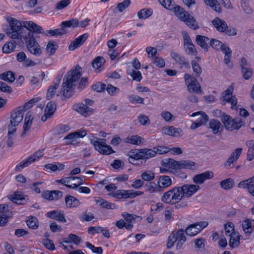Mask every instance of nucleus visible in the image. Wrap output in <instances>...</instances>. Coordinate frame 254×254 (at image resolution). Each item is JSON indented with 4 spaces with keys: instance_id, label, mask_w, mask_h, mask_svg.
<instances>
[{
    "instance_id": "obj_6",
    "label": "nucleus",
    "mask_w": 254,
    "mask_h": 254,
    "mask_svg": "<svg viewBox=\"0 0 254 254\" xmlns=\"http://www.w3.org/2000/svg\"><path fill=\"white\" fill-rule=\"evenodd\" d=\"M39 38L37 34H35L33 31L28 30L27 35L23 38L28 51L36 57H39L42 53L41 46L36 39Z\"/></svg>"
},
{
    "instance_id": "obj_13",
    "label": "nucleus",
    "mask_w": 254,
    "mask_h": 254,
    "mask_svg": "<svg viewBox=\"0 0 254 254\" xmlns=\"http://www.w3.org/2000/svg\"><path fill=\"white\" fill-rule=\"evenodd\" d=\"M234 84H231L227 90L224 91L222 93V99L227 103L231 104L232 109H237V99L235 96H232L234 90Z\"/></svg>"
},
{
    "instance_id": "obj_32",
    "label": "nucleus",
    "mask_w": 254,
    "mask_h": 254,
    "mask_svg": "<svg viewBox=\"0 0 254 254\" xmlns=\"http://www.w3.org/2000/svg\"><path fill=\"white\" fill-rule=\"evenodd\" d=\"M143 140V139L141 136L133 135L124 138L123 141L126 143L138 145L142 142Z\"/></svg>"
},
{
    "instance_id": "obj_41",
    "label": "nucleus",
    "mask_w": 254,
    "mask_h": 254,
    "mask_svg": "<svg viewBox=\"0 0 254 254\" xmlns=\"http://www.w3.org/2000/svg\"><path fill=\"white\" fill-rule=\"evenodd\" d=\"M79 21L77 19H72L70 20L63 21L61 26L62 28L66 27L75 28L78 27Z\"/></svg>"
},
{
    "instance_id": "obj_59",
    "label": "nucleus",
    "mask_w": 254,
    "mask_h": 254,
    "mask_svg": "<svg viewBox=\"0 0 254 254\" xmlns=\"http://www.w3.org/2000/svg\"><path fill=\"white\" fill-rule=\"evenodd\" d=\"M58 47V46L55 44L54 42L50 41L48 43L46 50L47 52L50 53V55H52L55 53Z\"/></svg>"
},
{
    "instance_id": "obj_9",
    "label": "nucleus",
    "mask_w": 254,
    "mask_h": 254,
    "mask_svg": "<svg viewBox=\"0 0 254 254\" xmlns=\"http://www.w3.org/2000/svg\"><path fill=\"white\" fill-rule=\"evenodd\" d=\"M176 15L182 21L188 25L190 28L196 30L199 28V25L193 17L188 11H185L183 8L181 9L176 14Z\"/></svg>"
},
{
    "instance_id": "obj_46",
    "label": "nucleus",
    "mask_w": 254,
    "mask_h": 254,
    "mask_svg": "<svg viewBox=\"0 0 254 254\" xmlns=\"http://www.w3.org/2000/svg\"><path fill=\"white\" fill-rule=\"evenodd\" d=\"M57 109V106L55 102L53 101L49 102L46 107L45 112L48 115L52 117Z\"/></svg>"
},
{
    "instance_id": "obj_39",
    "label": "nucleus",
    "mask_w": 254,
    "mask_h": 254,
    "mask_svg": "<svg viewBox=\"0 0 254 254\" xmlns=\"http://www.w3.org/2000/svg\"><path fill=\"white\" fill-rule=\"evenodd\" d=\"M0 78L10 83L13 82L15 79L14 73L11 71H8L0 74Z\"/></svg>"
},
{
    "instance_id": "obj_24",
    "label": "nucleus",
    "mask_w": 254,
    "mask_h": 254,
    "mask_svg": "<svg viewBox=\"0 0 254 254\" xmlns=\"http://www.w3.org/2000/svg\"><path fill=\"white\" fill-rule=\"evenodd\" d=\"M213 25L216 28L217 31L220 32H223L228 28L226 22L223 19L219 17L215 18L212 21Z\"/></svg>"
},
{
    "instance_id": "obj_16",
    "label": "nucleus",
    "mask_w": 254,
    "mask_h": 254,
    "mask_svg": "<svg viewBox=\"0 0 254 254\" xmlns=\"http://www.w3.org/2000/svg\"><path fill=\"white\" fill-rule=\"evenodd\" d=\"M184 196L189 197L195 193L199 189V186L196 185H184L181 187Z\"/></svg>"
},
{
    "instance_id": "obj_29",
    "label": "nucleus",
    "mask_w": 254,
    "mask_h": 254,
    "mask_svg": "<svg viewBox=\"0 0 254 254\" xmlns=\"http://www.w3.org/2000/svg\"><path fill=\"white\" fill-rule=\"evenodd\" d=\"M76 110L77 112L84 117L90 116L94 112V110L93 109L88 107L86 104L83 103L79 104Z\"/></svg>"
},
{
    "instance_id": "obj_19",
    "label": "nucleus",
    "mask_w": 254,
    "mask_h": 254,
    "mask_svg": "<svg viewBox=\"0 0 254 254\" xmlns=\"http://www.w3.org/2000/svg\"><path fill=\"white\" fill-rule=\"evenodd\" d=\"M185 230L183 229L178 230L177 232H174L175 236L177 240L176 248L180 249L182 248L183 245L187 240L185 236Z\"/></svg>"
},
{
    "instance_id": "obj_7",
    "label": "nucleus",
    "mask_w": 254,
    "mask_h": 254,
    "mask_svg": "<svg viewBox=\"0 0 254 254\" xmlns=\"http://www.w3.org/2000/svg\"><path fill=\"white\" fill-rule=\"evenodd\" d=\"M184 193L181 187H175L166 191L161 197V200L166 203L175 204L182 200Z\"/></svg>"
},
{
    "instance_id": "obj_22",
    "label": "nucleus",
    "mask_w": 254,
    "mask_h": 254,
    "mask_svg": "<svg viewBox=\"0 0 254 254\" xmlns=\"http://www.w3.org/2000/svg\"><path fill=\"white\" fill-rule=\"evenodd\" d=\"M242 152V149L241 148L236 149L229 157L224 166L227 168H230L232 167L231 165L236 162L237 160L239 158Z\"/></svg>"
},
{
    "instance_id": "obj_62",
    "label": "nucleus",
    "mask_w": 254,
    "mask_h": 254,
    "mask_svg": "<svg viewBox=\"0 0 254 254\" xmlns=\"http://www.w3.org/2000/svg\"><path fill=\"white\" fill-rule=\"evenodd\" d=\"M129 100L133 104H144V99L137 95H130L129 96Z\"/></svg>"
},
{
    "instance_id": "obj_27",
    "label": "nucleus",
    "mask_w": 254,
    "mask_h": 254,
    "mask_svg": "<svg viewBox=\"0 0 254 254\" xmlns=\"http://www.w3.org/2000/svg\"><path fill=\"white\" fill-rule=\"evenodd\" d=\"M33 119L32 113L28 112L25 118L24 124L23 125V131L21 135L22 137H24L27 132L29 130L32 124Z\"/></svg>"
},
{
    "instance_id": "obj_23",
    "label": "nucleus",
    "mask_w": 254,
    "mask_h": 254,
    "mask_svg": "<svg viewBox=\"0 0 254 254\" xmlns=\"http://www.w3.org/2000/svg\"><path fill=\"white\" fill-rule=\"evenodd\" d=\"M162 131L165 134L175 137L181 136L183 132L181 128H176L173 126L163 127Z\"/></svg>"
},
{
    "instance_id": "obj_44",
    "label": "nucleus",
    "mask_w": 254,
    "mask_h": 254,
    "mask_svg": "<svg viewBox=\"0 0 254 254\" xmlns=\"http://www.w3.org/2000/svg\"><path fill=\"white\" fill-rule=\"evenodd\" d=\"M44 167L47 169H50L53 172H55L56 171H62L64 168V165L63 164L60 163H58L57 164L52 163L47 164Z\"/></svg>"
},
{
    "instance_id": "obj_20",
    "label": "nucleus",
    "mask_w": 254,
    "mask_h": 254,
    "mask_svg": "<svg viewBox=\"0 0 254 254\" xmlns=\"http://www.w3.org/2000/svg\"><path fill=\"white\" fill-rule=\"evenodd\" d=\"M88 37V34L87 33L83 34L79 36L71 43L69 46V49L70 51L74 50L76 48L82 45L85 42Z\"/></svg>"
},
{
    "instance_id": "obj_61",
    "label": "nucleus",
    "mask_w": 254,
    "mask_h": 254,
    "mask_svg": "<svg viewBox=\"0 0 254 254\" xmlns=\"http://www.w3.org/2000/svg\"><path fill=\"white\" fill-rule=\"evenodd\" d=\"M205 240L202 238L196 239L194 240L195 247L199 251H202L205 248Z\"/></svg>"
},
{
    "instance_id": "obj_63",
    "label": "nucleus",
    "mask_w": 254,
    "mask_h": 254,
    "mask_svg": "<svg viewBox=\"0 0 254 254\" xmlns=\"http://www.w3.org/2000/svg\"><path fill=\"white\" fill-rule=\"evenodd\" d=\"M86 246L91 249L93 252L97 254H102L103 250L101 247H96L89 242H86Z\"/></svg>"
},
{
    "instance_id": "obj_31",
    "label": "nucleus",
    "mask_w": 254,
    "mask_h": 254,
    "mask_svg": "<svg viewBox=\"0 0 254 254\" xmlns=\"http://www.w3.org/2000/svg\"><path fill=\"white\" fill-rule=\"evenodd\" d=\"M35 161H36V158L34 156L32 155L20 162L19 164L16 166L15 170L17 171H21L23 168L28 166L32 162H34Z\"/></svg>"
},
{
    "instance_id": "obj_17",
    "label": "nucleus",
    "mask_w": 254,
    "mask_h": 254,
    "mask_svg": "<svg viewBox=\"0 0 254 254\" xmlns=\"http://www.w3.org/2000/svg\"><path fill=\"white\" fill-rule=\"evenodd\" d=\"M47 217L56 220L61 222L65 223L66 222L64 218V214L63 211L61 210H52L47 213Z\"/></svg>"
},
{
    "instance_id": "obj_58",
    "label": "nucleus",
    "mask_w": 254,
    "mask_h": 254,
    "mask_svg": "<svg viewBox=\"0 0 254 254\" xmlns=\"http://www.w3.org/2000/svg\"><path fill=\"white\" fill-rule=\"evenodd\" d=\"M170 150V149L164 146H158L154 148V150L152 151L155 152V156L156 154H162L164 153H167Z\"/></svg>"
},
{
    "instance_id": "obj_18",
    "label": "nucleus",
    "mask_w": 254,
    "mask_h": 254,
    "mask_svg": "<svg viewBox=\"0 0 254 254\" xmlns=\"http://www.w3.org/2000/svg\"><path fill=\"white\" fill-rule=\"evenodd\" d=\"M158 1L163 7L169 10H173L175 14L179 10H183L182 7L176 5L175 2L172 0H158Z\"/></svg>"
},
{
    "instance_id": "obj_30",
    "label": "nucleus",
    "mask_w": 254,
    "mask_h": 254,
    "mask_svg": "<svg viewBox=\"0 0 254 254\" xmlns=\"http://www.w3.org/2000/svg\"><path fill=\"white\" fill-rule=\"evenodd\" d=\"M209 127L212 129L213 134H217L221 132L223 129V127L219 121L215 119L210 120L209 123Z\"/></svg>"
},
{
    "instance_id": "obj_21",
    "label": "nucleus",
    "mask_w": 254,
    "mask_h": 254,
    "mask_svg": "<svg viewBox=\"0 0 254 254\" xmlns=\"http://www.w3.org/2000/svg\"><path fill=\"white\" fill-rule=\"evenodd\" d=\"M170 56L177 63L181 65V67H182L183 66L187 68L190 67L189 63L186 61V59L184 57L182 56L178 53L173 51L171 52Z\"/></svg>"
},
{
    "instance_id": "obj_26",
    "label": "nucleus",
    "mask_w": 254,
    "mask_h": 254,
    "mask_svg": "<svg viewBox=\"0 0 254 254\" xmlns=\"http://www.w3.org/2000/svg\"><path fill=\"white\" fill-rule=\"evenodd\" d=\"M172 184V181L170 177L166 175H163L159 177L158 180V184L161 189V191L163 189L167 188L170 187Z\"/></svg>"
},
{
    "instance_id": "obj_36",
    "label": "nucleus",
    "mask_w": 254,
    "mask_h": 254,
    "mask_svg": "<svg viewBox=\"0 0 254 254\" xmlns=\"http://www.w3.org/2000/svg\"><path fill=\"white\" fill-rule=\"evenodd\" d=\"M180 161H175L173 159L169 158L164 162V166L173 169H180Z\"/></svg>"
},
{
    "instance_id": "obj_10",
    "label": "nucleus",
    "mask_w": 254,
    "mask_h": 254,
    "mask_svg": "<svg viewBox=\"0 0 254 254\" xmlns=\"http://www.w3.org/2000/svg\"><path fill=\"white\" fill-rule=\"evenodd\" d=\"M184 78L188 89L190 93H202L200 84L195 77L191 76L189 73H186Z\"/></svg>"
},
{
    "instance_id": "obj_64",
    "label": "nucleus",
    "mask_w": 254,
    "mask_h": 254,
    "mask_svg": "<svg viewBox=\"0 0 254 254\" xmlns=\"http://www.w3.org/2000/svg\"><path fill=\"white\" fill-rule=\"evenodd\" d=\"M223 44L221 41L215 39H212L210 41V45L213 49L217 50H220Z\"/></svg>"
},
{
    "instance_id": "obj_52",
    "label": "nucleus",
    "mask_w": 254,
    "mask_h": 254,
    "mask_svg": "<svg viewBox=\"0 0 254 254\" xmlns=\"http://www.w3.org/2000/svg\"><path fill=\"white\" fill-rule=\"evenodd\" d=\"M152 11L150 9H142L138 12L137 15L139 19H146L150 16Z\"/></svg>"
},
{
    "instance_id": "obj_1",
    "label": "nucleus",
    "mask_w": 254,
    "mask_h": 254,
    "mask_svg": "<svg viewBox=\"0 0 254 254\" xmlns=\"http://www.w3.org/2000/svg\"><path fill=\"white\" fill-rule=\"evenodd\" d=\"M80 69L81 67L77 65L74 70L68 71L65 75L61 89L62 99L69 98L73 95L74 86L81 76Z\"/></svg>"
},
{
    "instance_id": "obj_4",
    "label": "nucleus",
    "mask_w": 254,
    "mask_h": 254,
    "mask_svg": "<svg viewBox=\"0 0 254 254\" xmlns=\"http://www.w3.org/2000/svg\"><path fill=\"white\" fill-rule=\"evenodd\" d=\"M128 161L134 165H139L140 160H146L155 156V152L151 149H132L128 153Z\"/></svg>"
},
{
    "instance_id": "obj_33",
    "label": "nucleus",
    "mask_w": 254,
    "mask_h": 254,
    "mask_svg": "<svg viewBox=\"0 0 254 254\" xmlns=\"http://www.w3.org/2000/svg\"><path fill=\"white\" fill-rule=\"evenodd\" d=\"M13 42H8L3 45L2 47L3 53L6 54L10 53L16 48V45L20 44L18 43L16 40H13Z\"/></svg>"
},
{
    "instance_id": "obj_37",
    "label": "nucleus",
    "mask_w": 254,
    "mask_h": 254,
    "mask_svg": "<svg viewBox=\"0 0 254 254\" xmlns=\"http://www.w3.org/2000/svg\"><path fill=\"white\" fill-rule=\"evenodd\" d=\"M191 117H195L197 116V118L196 119V121L200 123L202 125L205 124L207 121L208 120V116L204 113L201 112H197L193 113L191 115Z\"/></svg>"
},
{
    "instance_id": "obj_53",
    "label": "nucleus",
    "mask_w": 254,
    "mask_h": 254,
    "mask_svg": "<svg viewBox=\"0 0 254 254\" xmlns=\"http://www.w3.org/2000/svg\"><path fill=\"white\" fill-rule=\"evenodd\" d=\"M141 178L145 181H151L155 178L154 173L150 170L145 171L141 174Z\"/></svg>"
},
{
    "instance_id": "obj_28",
    "label": "nucleus",
    "mask_w": 254,
    "mask_h": 254,
    "mask_svg": "<svg viewBox=\"0 0 254 254\" xmlns=\"http://www.w3.org/2000/svg\"><path fill=\"white\" fill-rule=\"evenodd\" d=\"M196 42L205 51H207L208 49V44H210V39L204 36L197 35L196 37Z\"/></svg>"
},
{
    "instance_id": "obj_25",
    "label": "nucleus",
    "mask_w": 254,
    "mask_h": 254,
    "mask_svg": "<svg viewBox=\"0 0 254 254\" xmlns=\"http://www.w3.org/2000/svg\"><path fill=\"white\" fill-rule=\"evenodd\" d=\"M65 202L66 206L70 208L77 207L81 204L79 199L70 195L65 196Z\"/></svg>"
},
{
    "instance_id": "obj_11",
    "label": "nucleus",
    "mask_w": 254,
    "mask_h": 254,
    "mask_svg": "<svg viewBox=\"0 0 254 254\" xmlns=\"http://www.w3.org/2000/svg\"><path fill=\"white\" fill-rule=\"evenodd\" d=\"M99 140H103V139H98L94 140L93 139H90L91 143L93 145L95 149L104 155H109L115 152L112 148L108 145H107L104 141H99Z\"/></svg>"
},
{
    "instance_id": "obj_14",
    "label": "nucleus",
    "mask_w": 254,
    "mask_h": 254,
    "mask_svg": "<svg viewBox=\"0 0 254 254\" xmlns=\"http://www.w3.org/2000/svg\"><path fill=\"white\" fill-rule=\"evenodd\" d=\"M214 177L212 171H207L202 173L197 174L193 178V181L195 184H202L206 180H209Z\"/></svg>"
},
{
    "instance_id": "obj_57",
    "label": "nucleus",
    "mask_w": 254,
    "mask_h": 254,
    "mask_svg": "<svg viewBox=\"0 0 254 254\" xmlns=\"http://www.w3.org/2000/svg\"><path fill=\"white\" fill-rule=\"evenodd\" d=\"M116 226L120 229L125 227L127 230H131L133 225L131 224H127L124 220L121 219L116 222Z\"/></svg>"
},
{
    "instance_id": "obj_38",
    "label": "nucleus",
    "mask_w": 254,
    "mask_h": 254,
    "mask_svg": "<svg viewBox=\"0 0 254 254\" xmlns=\"http://www.w3.org/2000/svg\"><path fill=\"white\" fill-rule=\"evenodd\" d=\"M197 165L194 162L190 160L180 161V169H195Z\"/></svg>"
},
{
    "instance_id": "obj_2",
    "label": "nucleus",
    "mask_w": 254,
    "mask_h": 254,
    "mask_svg": "<svg viewBox=\"0 0 254 254\" xmlns=\"http://www.w3.org/2000/svg\"><path fill=\"white\" fill-rule=\"evenodd\" d=\"M9 28L5 30L6 34L12 40H16L18 43H23L22 39L27 35L25 31V29L28 31L24 26L23 23L25 21H19L13 18L7 19Z\"/></svg>"
},
{
    "instance_id": "obj_54",
    "label": "nucleus",
    "mask_w": 254,
    "mask_h": 254,
    "mask_svg": "<svg viewBox=\"0 0 254 254\" xmlns=\"http://www.w3.org/2000/svg\"><path fill=\"white\" fill-rule=\"evenodd\" d=\"M176 242H177L176 236H175L174 235V231H173L168 237V242L166 245L167 248L170 249L174 246Z\"/></svg>"
},
{
    "instance_id": "obj_8",
    "label": "nucleus",
    "mask_w": 254,
    "mask_h": 254,
    "mask_svg": "<svg viewBox=\"0 0 254 254\" xmlns=\"http://www.w3.org/2000/svg\"><path fill=\"white\" fill-rule=\"evenodd\" d=\"M221 121L225 129L229 131L237 130L245 125L244 119L240 118L233 119L229 115H223L221 117Z\"/></svg>"
},
{
    "instance_id": "obj_42",
    "label": "nucleus",
    "mask_w": 254,
    "mask_h": 254,
    "mask_svg": "<svg viewBox=\"0 0 254 254\" xmlns=\"http://www.w3.org/2000/svg\"><path fill=\"white\" fill-rule=\"evenodd\" d=\"M122 216L124 218L127 224H131L132 225L135 222L136 219L139 218V217L135 214H129L127 212L123 213L122 214Z\"/></svg>"
},
{
    "instance_id": "obj_43",
    "label": "nucleus",
    "mask_w": 254,
    "mask_h": 254,
    "mask_svg": "<svg viewBox=\"0 0 254 254\" xmlns=\"http://www.w3.org/2000/svg\"><path fill=\"white\" fill-rule=\"evenodd\" d=\"M146 187L147 190L150 193L160 192L162 191L158 184L153 182H151L148 184H147Z\"/></svg>"
},
{
    "instance_id": "obj_34",
    "label": "nucleus",
    "mask_w": 254,
    "mask_h": 254,
    "mask_svg": "<svg viewBox=\"0 0 254 254\" xmlns=\"http://www.w3.org/2000/svg\"><path fill=\"white\" fill-rule=\"evenodd\" d=\"M242 227L243 231L247 235L251 234L253 231V227L252 225V222L250 219H246L242 221Z\"/></svg>"
},
{
    "instance_id": "obj_35",
    "label": "nucleus",
    "mask_w": 254,
    "mask_h": 254,
    "mask_svg": "<svg viewBox=\"0 0 254 254\" xmlns=\"http://www.w3.org/2000/svg\"><path fill=\"white\" fill-rule=\"evenodd\" d=\"M112 196L118 199L129 198V190H120L112 193Z\"/></svg>"
},
{
    "instance_id": "obj_60",
    "label": "nucleus",
    "mask_w": 254,
    "mask_h": 254,
    "mask_svg": "<svg viewBox=\"0 0 254 254\" xmlns=\"http://www.w3.org/2000/svg\"><path fill=\"white\" fill-rule=\"evenodd\" d=\"M192 67L195 77H198L202 72L199 64L195 61H192Z\"/></svg>"
},
{
    "instance_id": "obj_3",
    "label": "nucleus",
    "mask_w": 254,
    "mask_h": 254,
    "mask_svg": "<svg viewBox=\"0 0 254 254\" xmlns=\"http://www.w3.org/2000/svg\"><path fill=\"white\" fill-rule=\"evenodd\" d=\"M34 99L30 100L25 104L24 106L19 107L18 109L11 112L10 124L8 126V134H14L16 131V126H18L23 120V115L26 109L32 107Z\"/></svg>"
},
{
    "instance_id": "obj_50",
    "label": "nucleus",
    "mask_w": 254,
    "mask_h": 254,
    "mask_svg": "<svg viewBox=\"0 0 254 254\" xmlns=\"http://www.w3.org/2000/svg\"><path fill=\"white\" fill-rule=\"evenodd\" d=\"M70 129V127L67 125L61 124L57 126L54 128L55 133L56 134H62L68 131Z\"/></svg>"
},
{
    "instance_id": "obj_40",
    "label": "nucleus",
    "mask_w": 254,
    "mask_h": 254,
    "mask_svg": "<svg viewBox=\"0 0 254 254\" xmlns=\"http://www.w3.org/2000/svg\"><path fill=\"white\" fill-rule=\"evenodd\" d=\"M96 204L104 208L114 209L116 208V205L114 203H110L101 198L96 200Z\"/></svg>"
},
{
    "instance_id": "obj_49",
    "label": "nucleus",
    "mask_w": 254,
    "mask_h": 254,
    "mask_svg": "<svg viewBox=\"0 0 254 254\" xmlns=\"http://www.w3.org/2000/svg\"><path fill=\"white\" fill-rule=\"evenodd\" d=\"M26 224L29 228L36 229L38 227V220L36 217L31 216L26 221Z\"/></svg>"
},
{
    "instance_id": "obj_51",
    "label": "nucleus",
    "mask_w": 254,
    "mask_h": 254,
    "mask_svg": "<svg viewBox=\"0 0 254 254\" xmlns=\"http://www.w3.org/2000/svg\"><path fill=\"white\" fill-rule=\"evenodd\" d=\"M105 62V60L103 57H98L93 61L92 65L95 69H99Z\"/></svg>"
},
{
    "instance_id": "obj_55",
    "label": "nucleus",
    "mask_w": 254,
    "mask_h": 254,
    "mask_svg": "<svg viewBox=\"0 0 254 254\" xmlns=\"http://www.w3.org/2000/svg\"><path fill=\"white\" fill-rule=\"evenodd\" d=\"M11 200L15 203L18 204H23L21 201L24 200V195L21 193H16L11 196Z\"/></svg>"
},
{
    "instance_id": "obj_45",
    "label": "nucleus",
    "mask_w": 254,
    "mask_h": 254,
    "mask_svg": "<svg viewBox=\"0 0 254 254\" xmlns=\"http://www.w3.org/2000/svg\"><path fill=\"white\" fill-rule=\"evenodd\" d=\"M234 182L233 179L228 178L221 181L220 185L221 187L226 190L232 189L234 186Z\"/></svg>"
},
{
    "instance_id": "obj_5",
    "label": "nucleus",
    "mask_w": 254,
    "mask_h": 254,
    "mask_svg": "<svg viewBox=\"0 0 254 254\" xmlns=\"http://www.w3.org/2000/svg\"><path fill=\"white\" fill-rule=\"evenodd\" d=\"M23 24L24 26L28 30L33 31L35 34L41 33L48 37L61 36L66 33V31L64 28H62L54 30H49L45 32L41 26L32 21H26L23 23Z\"/></svg>"
},
{
    "instance_id": "obj_12",
    "label": "nucleus",
    "mask_w": 254,
    "mask_h": 254,
    "mask_svg": "<svg viewBox=\"0 0 254 254\" xmlns=\"http://www.w3.org/2000/svg\"><path fill=\"white\" fill-rule=\"evenodd\" d=\"M208 225V223L206 221L195 223L188 226L185 229V233L188 236H194L207 227Z\"/></svg>"
},
{
    "instance_id": "obj_56",
    "label": "nucleus",
    "mask_w": 254,
    "mask_h": 254,
    "mask_svg": "<svg viewBox=\"0 0 254 254\" xmlns=\"http://www.w3.org/2000/svg\"><path fill=\"white\" fill-rule=\"evenodd\" d=\"M224 228L227 235L229 236H232L234 232V225L232 222H229L225 224L224 225Z\"/></svg>"
},
{
    "instance_id": "obj_47",
    "label": "nucleus",
    "mask_w": 254,
    "mask_h": 254,
    "mask_svg": "<svg viewBox=\"0 0 254 254\" xmlns=\"http://www.w3.org/2000/svg\"><path fill=\"white\" fill-rule=\"evenodd\" d=\"M59 82L60 80L58 82L54 83L49 87L47 94V98L48 100H50L53 97V96L55 94L56 91L59 87Z\"/></svg>"
},
{
    "instance_id": "obj_15",
    "label": "nucleus",
    "mask_w": 254,
    "mask_h": 254,
    "mask_svg": "<svg viewBox=\"0 0 254 254\" xmlns=\"http://www.w3.org/2000/svg\"><path fill=\"white\" fill-rule=\"evenodd\" d=\"M238 187L247 189L249 193L254 196V176L252 178L241 181L238 184Z\"/></svg>"
},
{
    "instance_id": "obj_48",
    "label": "nucleus",
    "mask_w": 254,
    "mask_h": 254,
    "mask_svg": "<svg viewBox=\"0 0 254 254\" xmlns=\"http://www.w3.org/2000/svg\"><path fill=\"white\" fill-rule=\"evenodd\" d=\"M12 213L11 211H5L0 215V226L5 225L8 222V218L11 217Z\"/></svg>"
}]
</instances>
